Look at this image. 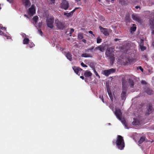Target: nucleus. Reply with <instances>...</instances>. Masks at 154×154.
Segmentation results:
<instances>
[{
  "label": "nucleus",
  "instance_id": "nucleus-1",
  "mask_svg": "<svg viewBox=\"0 0 154 154\" xmlns=\"http://www.w3.org/2000/svg\"><path fill=\"white\" fill-rule=\"evenodd\" d=\"M114 51L115 50L114 48L110 47L107 49L105 53L106 57H108L110 60V63L111 64H113L115 60L114 54Z\"/></svg>",
  "mask_w": 154,
  "mask_h": 154
},
{
  "label": "nucleus",
  "instance_id": "nucleus-2",
  "mask_svg": "<svg viewBox=\"0 0 154 154\" xmlns=\"http://www.w3.org/2000/svg\"><path fill=\"white\" fill-rule=\"evenodd\" d=\"M116 143L119 149L122 150L125 147V143L123 137L118 135Z\"/></svg>",
  "mask_w": 154,
  "mask_h": 154
},
{
  "label": "nucleus",
  "instance_id": "nucleus-3",
  "mask_svg": "<svg viewBox=\"0 0 154 154\" xmlns=\"http://www.w3.org/2000/svg\"><path fill=\"white\" fill-rule=\"evenodd\" d=\"M115 114L117 118L119 120L121 121L122 123L125 126V127H126V120L125 119L122 118V113L120 110L119 109H116L115 112Z\"/></svg>",
  "mask_w": 154,
  "mask_h": 154
},
{
  "label": "nucleus",
  "instance_id": "nucleus-4",
  "mask_svg": "<svg viewBox=\"0 0 154 154\" xmlns=\"http://www.w3.org/2000/svg\"><path fill=\"white\" fill-rule=\"evenodd\" d=\"M46 23L48 26L51 28L54 27V18L53 17H48L46 19Z\"/></svg>",
  "mask_w": 154,
  "mask_h": 154
},
{
  "label": "nucleus",
  "instance_id": "nucleus-5",
  "mask_svg": "<svg viewBox=\"0 0 154 154\" xmlns=\"http://www.w3.org/2000/svg\"><path fill=\"white\" fill-rule=\"evenodd\" d=\"M116 71L115 69L112 68L109 70H105L103 71L104 74L106 76H107L109 74L114 72Z\"/></svg>",
  "mask_w": 154,
  "mask_h": 154
},
{
  "label": "nucleus",
  "instance_id": "nucleus-6",
  "mask_svg": "<svg viewBox=\"0 0 154 154\" xmlns=\"http://www.w3.org/2000/svg\"><path fill=\"white\" fill-rule=\"evenodd\" d=\"M55 23L57 27L60 29H63L64 27V25L61 22H60L58 20H56Z\"/></svg>",
  "mask_w": 154,
  "mask_h": 154
},
{
  "label": "nucleus",
  "instance_id": "nucleus-7",
  "mask_svg": "<svg viewBox=\"0 0 154 154\" xmlns=\"http://www.w3.org/2000/svg\"><path fill=\"white\" fill-rule=\"evenodd\" d=\"M35 6L33 5H32L31 7L29 10L28 14L30 16H32L35 13Z\"/></svg>",
  "mask_w": 154,
  "mask_h": 154
},
{
  "label": "nucleus",
  "instance_id": "nucleus-8",
  "mask_svg": "<svg viewBox=\"0 0 154 154\" xmlns=\"http://www.w3.org/2000/svg\"><path fill=\"white\" fill-rule=\"evenodd\" d=\"M73 69L75 72L79 75H80L82 72V69L79 67H73Z\"/></svg>",
  "mask_w": 154,
  "mask_h": 154
},
{
  "label": "nucleus",
  "instance_id": "nucleus-9",
  "mask_svg": "<svg viewBox=\"0 0 154 154\" xmlns=\"http://www.w3.org/2000/svg\"><path fill=\"white\" fill-rule=\"evenodd\" d=\"M61 8L66 10L68 8L69 4L66 1H63L61 5Z\"/></svg>",
  "mask_w": 154,
  "mask_h": 154
},
{
  "label": "nucleus",
  "instance_id": "nucleus-10",
  "mask_svg": "<svg viewBox=\"0 0 154 154\" xmlns=\"http://www.w3.org/2000/svg\"><path fill=\"white\" fill-rule=\"evenodd\" d=\"M21 1L23 5L25 7L27 8L30 6L31 3L29 0H22Z\"/></svg>",
  "mask_w": 154,
  "mask_h": 154
},
{
  "label": "nucleus",
  "instance_id": "nucleus-11",
  "mask_svg": "<svg viewBox=\"0 0 154 154\" xmlns=\"http://www.w3.org/2000/svg\"><path fill=\"white\" fill-rule=\"evenodd\" d=\"M105 49V46L103 45H100L95 48L94 51H96L98 50H99L101 52H103Z\"/></svg>",
  "mask_w": 154,
  "mask_h": 154
},
{
  "label": "nucleus",
  "instance_id": "nucleus-12",
  "mask_svg": "<svg viewBox=\"0 0 154 154\" xmlns=\"http://www.w3.org/2000/svg\"><path fill=\"white\" fill-rule=\"evenodd\" d=\"M99 28L100 29L101 32L105 35H109V33L106 29L103 28L101 26H100Z\"/></svg>",
  "mask_w": 154,
  "mask_h": 154
},
{
  "label": "nucleus",
  "instance_id": "nucleus-13",
  "mask_svg": "<svg viewBox=\"0 0 154 154\" xmlns=\"http://www.w3.org/2000/svg\"><path fill=\"white\" fill-rule=\"evenodd\" d=\"M132 18L133 20L139 22L140 21V19L139 17L137 14H133L131 15Z\"/></svg>",
  "mask_w": 154,
  "mask_h": 154
},
{
  "label": "nucleus",
  "instance_id": "nucleus-14",
  "mask_svg": "<svg viewBox=\"0 0 154 154\" xmlns=\"http://www.w3.org/2000/svg\"><path fill=\"white\" fill-rule=\"evenodd\" d=\"M126 89L125 88H123L122 92L121 94V97L122 100H125L126 96Z\"/></svg>",
  "mask_w": 154,
  "mask_h": 154
},
{
  "label": "nucleus",
  "instance_id": "nucleus-15",
  "mask_svg": "<svg viewBox=\"0 0 154 154\" xmlns=\"http://www.w3.org/2000/svg\"><path fill=\"white\" fill-rule=\"evenodd\" d=\"M75 11V9H74L72 11L69 13L65 12L64 13V15L66 16L67 17H71L72 16V15L73 13Z\"/></svg>",
  "mask_w": 154,
  "mask_h": 154
},
{
  "label": "nucleus",
  "instance_id": "nucleus-16",
  "mask_svg": "<svg viewBox=\"0 0 154 154\" xmlns=\"http://www.w3.org/2000/svg\"><path fill=\"white\" fill-rule=\"evenodd\" d=\"M66 56L67 57V59H68L70 61H72V55L69 52H68L66 54Z\"/></svg>",
  "mask_w": 154,
  "mask_h": 154
},
{
  "label": "nucleus",
  "instance_id": "nucleus-17",
  "mask_svg": "<svg viewBox=\"0 0 154 154\" xmlns=\"http://www.w3.org/2000/svg\"><path fill=\"white\" fill-rule=\"evenodd\" d=\"M92 75V73L90 72V71L87 70L85 71L84 73V75L85 77H90Z\"/></svg>",
  "mask_w": 154,
  "mask_h": 154
},
{
  "label": "nucleus",
  "instance_id": "nucleus-18",
  "mask_svg": "<svg viewBox=\"0 0 154 154\" xmlns=\"http://www.w3.org/2000/svg\"><path fill=\"white\" fill-rule=\"evenodd\" d=\"M153 109L152 105L151 104H149V105L148 108V113L149 114L151 112V111Z\"/></svg>",
  "mask_w": 154,
  "mask_h": 154
},
{
  "label": "nucleus",
  "instance_id": "nucleus-19",
  "mask_svg": "<svg viewBox=\"0 0 154 154\" xmlns=\"http://www.w3.org/2000/svg\"><path fill=\"white\" fill-rule=\"evenodd\" d=\"M107 90L108 92V93L109 95V96L110 99L111 100H112V99H113L112 94L111 93L110 90L109 89V88L108 87L107 88Z\"/></svg>",
  "mask_w": 154,
  "mask_h": 154
},
{
  "label": "nucleus",
  "instance_id": "nucleus-20",
  "mask_svg": "<svg viewBox=\"0 0 154 154\" xmlns=\"http://www.w3.org/2000/svg\"><path fill=\"white\" fill-rule=\"evenodd\" d=\"M150 27L152 30V33L154 34V21L150 23Z\"/></svg>",
  "mask_w": 154,
  "mask_h": 154
},
{
  "label": "nucleus",
  "instance_id": "nucleus-21",
  "mask_svg": "<svg viewBox=\"0 0 154 154\" xmlns=\"http://www.w3.org/2000/svg\"><path fill=\"white\" fill-rule=\"evenodd\" d=\"M29 41V39L27 38H25L23 41V43L24 44H27Z\"/></svg>",
  "mask_w": 154,
  "mask_h": 154
},
{
  "label": "nucleus",
  "instance_id": "nucleus-22",
  "mask_svg": "<svg viewBox=\"0 0 154 154\" xmlns=\"http://www.w3.org/2000/svg\"><path fill=\"white\" fill-rule=\"evenodd\" d=\"M82 57H91V54L86 53L83 54L82 55Z\"/></svg>",
  "mask_w": 154,
  "mask_h": 154
},
{
  "label": "nucleus",
  "instance_id": "nucleus-23",
  "mask_svg": "<svg viewBox=\"0 0 154 154\" xmlns=\"http://www.w3.org/2000/svg\"><path fill=\"white\" fill-rule=\"evenodd\" d=\"M133 26L131 27V31L134 32L136 29V27L135 25L133 24Z\"/></svg>",
  "mask_w": 154,
  "mask_h": 154
},
{
  "label": "nucleus",
  "instance_id": "nucleus-24",
  "mask_svg": "<svg viewBox=\"0 0 154 154\" xmlns=\"http://www.w3.org/2000/svg\"><path fill=\"white\" fill-rule=\"evenodd\" d=\"M145 138L144 137H141L138 142L139 143H141L145 140Z\"/></svg>",
  "mask_w": 154,
  "mask_h": 154
},
{
  "label": "nucleus",
  "instance_id": "nucleus-25",
  "mask_svg": "<svg viewBox=\"0 0 154 154\" xmlns=\"http://www.w3.org/2000/svg\"><path fill=\"white\" fill-rule=\"evenodd\" d=\"M68 30H69V35L70 36H71L72 34L74 32V29H68Z\"/></svg>",
  "mask_w": 154,
  "mask_h": 154
},
{
  "label": "nucleus",
  "instance_id": "nucleus-26",
  "mask_svg": "<svg viewBox=\"0 0 154 154\" xmlns=\"http://www.w3.org/2000/svg\"><path fill=\"white\" fill-rule=\"evenodd\" d=\"M129 83L131 87H132L134 86V83L133 81L129 80Z\"/></svg>",
  "mask_w": 154,
  "mask_h": 154
},
{
  "label": "nucleus",
  "instance_id": "nucleus-27",
  "mask_svg": "<svg viewBox=\"0 0 154 154\" xmlns=\"http://www.w3.org/2000/svg\"><path fill=\"white\" fill-rule=\"evenodd\" d=\"M146 92L149 94H151L152 93V91L149 89H148L146 90Z\"/></svg>",
  "mask_w": 154,
  "mask_h": 154
},
{
  "label": "nucleus",
  "instance_id": "nucleus-28",
  "mask_svg": "<svg viewBox=\"0 0 154 154\" xmlns=\"http://www.w3.org/2000/svg\"><path fill=\"white\" fill-rule=\"evenodd\" d=\"M101 39L99 37H98V38L97 39V43H100L101 42Z\"/></svg>",
  "mask_w": 154,
  "mask_h": 154
},
{
  "label": "nucleus",
  "instance_id": "nucleus-29",
  "mask_svg": "<svg viewBox=\"0 0 154 154\" xmlns=\"http://www.w3.org/2000/svg\"><path fill=\"white\" fill-rule=\"evenodd\" d=\"M38 19V17L37 16H34L33 18V20L35 22H36Z\"/></svg>",
  "mask_w": 154,
  "mask_h": 154
},
{
  "label": "nucleus",
  "instance_id": "nucleus-30",
  "mask_svg": "<svg viewBox=\"0 0 154 154\" xmlns=\"http://www.w3.org/2000/svg\"><path fill=\"white\" fill-rule=\"evenodd\" d=\"M142 45H143V40L142 39H140V46H141Z\"/></svg>",
  "mask_w": 154,
  "mask_h": 154
},
{
  "label": "nucleus",
  "instance_id": "nucleus-31",
  "mask_svg": "<svg viewBox=\"0 0 154 154\" xmlns=\"http://www.w3.org/2000/svg\"><path fill=\"white\" fill-rule=\"evenodd\" d=\"M140 47L142 51H143L146 49V47L143 45L140 46Z\"/></svg>",
  "mask_w": 154,
  "mask_h": 154
},
{
  "label": "nucleus",
  "instance_id": "nucleus-32",
  "mask_svg": "<svg viewBox=\"0 0 154 154\" xmlns=\"http://www.w3.org/2000/svg\"><path fill=\"white\" fill-rule=\"evenodd\" d=\"M94 73H95V75L97 76H98V77L99 78H100V76H99V75H98V73L97 72V71L95 70L94 69Z\"/></svg>",
  "mask_w": 154,
  "mask_h": 154
},
{
  "label": "nucleus",
  "instance_id": "nucleus-33",
  "mask_svg": "<svg viewBox=\"0 0 154 154\" xmlns=\"http://www.w3.org/2000/svg\"><path fill=\"white\" fill-rule=\"evenodd\" d=\"M22 36L23 37V38H27V37L28 36H27L24 33H23L22 34Z\"/></svg>",
  "mask_w": 154,
  "mask_h": 154
},
{
  "label": "nucleus",
  "instance_id": "nucleus-34",
  "mask_svg": "<svg viewBox=\"0 0 154 154\" xmlns=\"http://www.w3.org/2000/svg\"><path fill=\"white\" fill-rule=\"evenodd\" d=\"M81 65L82 66H83V67H87V66L85 64H84V63L83 62H82L81 63Z\"/></svg>",
  "mask_w": 154,
  "mask_h": 154
},
{
  "label": "nucleus",
  "instance_id": "nucleus-35",
  "mask_svg": "<svg viewBox=\"0 0 154 154\" xmlns=\"http://www.w3.org/2000/svg\"><path fill=\"white\" fill-rule=\"evenodd\" d=\"M29 47L30 48H32L34 46V45L33 43H30L29 44Z\"/></svg>",
  "mask_w": 154,
  "mask_h": 154
},
{
  "label": "nucleus",
  "instance_id": "nucleus-36",
  "mask_svg": "<svg viewBox=\"0 0 154 154\" xmlns=\"http://www.w3.org/2000/svg\"><path fill=\"white\" fill-rule=\"evenodd\" d=\"M137 120L135 119L134 121L133 122V123H134V124H135L136 125H138L139 123L137 122Z\"/></svg>",
  "mask_w": 154,
  "mask_h": 154
},
{
  "label": "nucleus",
  "instance_id": "nucleus-37",
  "mask_svg": "<svg viewBox=\"0 0 154 154\" xmlns=\"http://www.w3.org/2000/svg\"><path fill=\"white\" fill-rule=\"evenodd\" d=\"M5 34H4L3 32H2V31L1 30H0V35H3L5 36Z\"/></svg>",
  "mask_w": 154,
  "mask_h": 154
},
{
  "label": "nucleus",
  "instance_id": "nucleus-38",
  "mask_svg": "<svg viewBox=\"0 0 154 154\" xmlns=\"http://www.w3.org/2000/svg\"><path fill=\"white\" fill-rule=\"evenodd\" d=\"M38 32L39 33V34H40L41 35H42V32L41 30H38Z\"/></svg>",
  "mask_w": 154,
  "mask_h": 154
},
{
  "label": "nucleus",
  "instance_id": "nucleus-39",
  "mask_svg": "<svg viewBox=\"0 0 154 154\" xmlns=\"http://www.w3.org/2000/svg\"><path fill=\"white\" fill-rule=\"evenodd\" d=\"M138 68L142 72L143 71V69L142 68L141 66H139Z\"/></svg>",
  "mask_w": 154,
  "mask_h": 154
},
{
  "label": "nucleus",
  "instance_id": "nucleus-40",
  "mask_svg": "<svg viewBox=\"0 0 154 154\" xmlns=\"http://www.w3.org/2000/svg\"><path fill=\"white\" fill-rule=\"evenodd\" d=\"M78 37L79 38L81 39L82 38V37L81 35H78Z\"/></svg>",
  "mask_w": 154,
  "mask_h": 154
},
{
  "label": "nucleus",
  "instance_id": "nucleus-41",
  "mask_svg": "<svg viewBox=\"0 0 154 154\" xmlns=\"http://www.w3.org/2000/svg\"><path fill=\"white\" fill-rule=\"evenodd\" d=\"M0 29L2 30H6V28H5V27H3V28L2 27H0Z\"/></svg>",
  "mask_w": 154,
  "mask_h": 154
},
{
  "label": "nucleus",
  "instance_id": "nucleus-42",
  "mask_svg": "<svg viewBox=\"0 0 154 154\" xmlns=\"http://www.w3.org/2000/svg\"><path fill=\"white\" fill-rule=\"evenodd\" d=\"M8 2L10 3H11L13 1V0H7Z\"/></svg>",
  "mask_w": 154,
  "mask_h": 154
},
{
  "label": "nucleus",
  "instance_id": "nucleus-43",
  "mask_svg": "<svg viewBox=\"0 0 154 154\" xmlns=\"http://www.w3.org/2000/svg\"><path fill=\"white\" fill-rule=\"evenodd\" d=\"M141 82H142V83H143V84H146V82L145 81H142Z\"/></svg>",
  "mask_w": 154,
  "mask_h": 154
},
{
  "label": "nucleus",
  "instance_id": "nucleus-44",
  "mask_svg": "<svg viewBox=\"0 0 154 154\" xmlns=\"http://www.w3.org/2000/svg\"><path fill=\"white\" fill-rule=\"evenodd\" d=\"M94 47L92 46L91 48H90V50H93L94 49Z\"/></svg>",
  "mask_w": 154,
  "mask_h": 154
},
{
  "label": "nucleus",
  "instance_id": "nucleus-45",
  "mask_svg": "<svg viewBox=\"0 0 154 154\" xmlns=\"http://www.w3.org/2000/svg\"><path fill=\"white\" fill-rule=\"evenodd\" d=\"M80 78L82 79H84V77L83 76H80Z\"/></svg>",
  "mask_w": 154,
  "mask_h": 154
},
{
  "label": "nucleus",
  "instance_id": "nucleus-46",
  "mask_svg": "<svg viewBox=\"0 0 154 154\" xmlns=\"http://www.w3.org/2000/svg\"><path fill=\"white\" fill-rule=\"evenodd\" d=\"M89 33L90 34H92L93 33L91 31H89Z\"/></svg>",
  "mask_w": 154,
  "mask_h": 154
},
{
  "label": "nucleus",
  "instance_id": "nucleus-47",
  "mask_svg": "<svg viewBox=\"0 0 154 154\" xmlns=\"http://www.w3.org/2000/svg\"><path fill=\"white\" fill-rule=\"evenodd\" d=\"M118 40V39H117V38H115V39H114V41H117Z\"/></svg>",
  "mask_w": 154,
  "mask_h": 154
},
{
  "label": "nucleus",
  "instance_id": "nucleus-48",
  "mask_svg": "<svg viewBox=\"0 0 154 154\" xmlns=\"http://www.w3.org/2000/svg\"><path fill=\"white\" fill-rule=\"evenodd\" d=\"M51 2H52V3H54L55 2V0H51Z\"/></svg>",
  "mask_w": 154,
  "mask_h": 154
},
{
  "label": "nucleus",
  "instance_id": "nucleus-49",
  "mask_svg": "<svg viewBox=\"0 0 154 154\" xmlns=\"http://www.w3.org/2000/svg\"><path fill=\"white\" fill-rule=\"evenodd\" d=\"M83 42L85 43L86 40L85 39L83 40Z\"/></svg>",
  "mask_w": 154,
  "mask_h": 154
},
{
  "label": "nucleus",
  "instance_id": "nucleus-50",
  "mask_svg": "<svg viewBox=\"0 0 154 154\" xmlns=\"http://www.w3.org/2000/svg\"><path fill=\"white\" fill-rule=\"evenodd\" d=\"M77 2H79V1H80V0H75Z\"/></svg>",
  "mask_w": 154,
  "mask_h": 154
},
{
  "label": "nucleus",
  "instance_id": "nucleus-51",
  "mask_svg": "<svg viewBox=\"0 0 154 154\" xmlns=\"http://www.w3.org/2000/svg\"><path fill=\"white\" fill-rule=\"evenodd\" d=\"M24 16H25V17H26L28 18L27 16L26 15H24Z\"/></svg>",
  "mask_w": 154,
  "mask_h": 154
},
{
  "label": "nucleus",
  "instance_id": "nucleus-52",
  "mask_svg": "<svg viewBox=\"0 0 154 154\" xmlns=\"http://www.w3.org/2000/svg\"><path fill=\"white\" fill-rule=\"evenodd\" d=\"M152 45L154 46V42H153L152 43Z\"/></svg>",
  "mask_w": 154,
  "mask_h": 154
},
{
  "label": "nucleus",
  "instance_id": "nucleus-53",
  "mask_svg": "<svg viewBox=\"0 0 154 154\" xmlns=\"http://www.w3.org/2000/svg\"><path fill=\"white\" fill-rule=\"evenodd\" d=\"M135 8H136L137 9L138 8V6H136Z\"/></svg>",
  "mask_w": 154,
  "mask_h": 154
},
{
  "label": "nucleus",
  "instance_id": "nucleus-54",
  "mask_svg": "<svg viewBox=\"0 0 154 154\" xmlns=\"http://www.w3.org/2000/svg\"><path fill=\"white\" fill-rule=\"evenodd\" d=\"M102 101L104 103V101H103V99H102Z\"/></svg>",
  "mask_w": 154,
  "mask_h": 154
},
{
  "label": "nucleus",
  "instance_id": "nucleus-55",
  "mask_svg": "<svg viewBox=\"0 0 154 154\" xmlns=\"http://www.w3.org/2000/svg\"><path fill=\"white\" fill-rule=\"evenodd\" d=\"M79 8H75L74 9H75V10L76 9H78Z\"/></svg>",
  "mask_w": 154,
  "mask_h": 154
},
{
  "label": "nucleus",
  "instance_id": "nucleus-56",
  "mask_svg": "<svg viewBox=\"0 0 154 154\" xmlns=\"http://www.w3.org/2000/svg\"><path fill=\"white\" fill-rule=\"evenodd\" d=\"M152 79H154V77H153Z\"/></svg>",
  "mask_w": 154,
  "mask_h": 154
},
{
  "label": "nucleus",
  "instance_id": "nucleus-57",
  "mask_svg": "<svg viewBox=\"0 0 154 154\" xmlns=\"http://www.w3.org/2000/svg\"><path fill=\"white\" fill-rule=\"evenodd\" d=\"M112 1H114V0H111Z\"/></svg>",
  "mask_w": 154,
  "mask_h": 154
},
{
  "label": "nucleus",
  "instance_id": "nucleus-58",
  "mask_svg": "<svg viewBox=\"0 0 154 154\" xmlns=\"http://www.w3.org/2000/svg\"><path fill=\"white\" fill-rule=\"evenodd\" d=\"M98 1H100V0H98Z\"/></svg>",
  "mask_w": 154,
  "mask_h": 154
}]
</instances>
